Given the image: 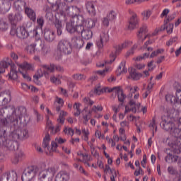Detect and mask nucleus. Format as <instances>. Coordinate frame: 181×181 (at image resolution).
<instances>
[{
    "instance_id": "1",
    "label": "nucleus",
    "mask_w": 181,
    "mask_h": 181,
    "mask_svg": "<svg viewBox=\"0 0 181 181\" xmlns=\"http://www.w3.org/2000/svg\"><path fill=\"white\" fill-rule=\"evenodd\" d=\"M18 30L20 33L16 32V24H13L11 25L10 33L11 36H17L21 39H26L29 36H38L39 33H37V28H35L29 32L26 28L23 27H18Z\"/></svg>"
},
{
    "instance_id": "2",
    "label": "nucleus",
    "mask_w": 181,
    "mask_h": 181,
    "mask_svg": "<svg viewBox=\"0 0 181 181\" xmlns=\"http://www.w3.org/2000/svg\"><path fill=\"white\" fill-rule=\"evenodd\" d=\"M66 141V139H63L62 137H57L55 138L54 141H52V148H49V143L50 142V135L46 134L42 141V147L45 149V151H48L49 152H53V151H54V149L57 148L58 145H62Z\"/></svg>"
},
{
    "instance_id": "3",
    "label": "nucleus",
    "mask_w": 181,
    "mask_h": 181,
    "mask_svg": "<svg viewBox=\"0 0 181 181\" xmlns=\"http://www.w3.org/2000/svg\"><path fill=\"white\" fill-rule=\"evenodd\" d=\"M39 173L37 166L33 165L24 170L21 179L22 181H33L36 175Z\"/></svg>"
},
{
    "instance_id": "4",
    "label": "nucleus",
    "mask_w": 181,
    "mask_h": 181,
    "mask_svg": "<svg viewBox=\"0 0 181 181\" xmlns=\"http://www.w3.org/2000/svg\"><path fill=\"white\" fill-rule=\"evenodd\" d=\"M16 124L11 115H8L6 117L0 119V130L5 131V134H6V129L12 125L16 129Z\"/></svg>"
},
{
    "instance_id": "5",
    "label": "nucleus",
    "mask_w": 181,
    "mask_h": 181,
    "mask_svg": "<svg viewBox=\"0 0 181 181\" xmlns=\"http://www.w3.org/2000/svg\"><path fill=\"white\" fill-rule=\"evenodd\" d=\"M81 12V10L76 6H67L66 10L65 11L64 16L67 15L71 16V19H81V22H84L83 16H78V13Z\"/></svg>"
},
{
    "instance_id": "6",
    "label": "nucleus",
    "mask_w": 181,
    "mask_h": 181,
    "mask_svg": "<svg viewBox=\"0 0 181 181\" xmlns=\"http://www.w3.org/2000/svg\"><path fill=\"white\" fill-rule=\"evenodd\" d=\"M11 109L13 110V111L10 115H11L16 123L18 124V122H19V120L21 121V122H22V118L23 117V115L26 114V108L23 107L15 108L14 107H13Z\"/></svg>"
},
{
    "instance_id": "7",
    "label": "nucleus",
    "mask_w": 181,
    "mask_h": 181,
    "mask_svg": "<svg viewBox=\"0 0 181 181\" xmlns=\"http://www.w3.org/2000/svg\"><path fill=\"white\" fill-rule=\"evenodd\" d=\"M57 50L60 54H70L71 53V46L70 42L66 40H61L57 45Z\"/></svg>"
},
{
    "instance_id": "8",
    "label": "nucleus",
    "mask_w": 181,
    "mask_h": 181,
    "mask_svg": "<svg viewBox=\"0 0 181 181\" xmlns=\"http://www.w3.org/2000/svg\"><path fill=\"white\" fill-rule=\"evenodd\" d=\"M83 25H78V19H70V21L66 23V29L69 33H76L78 35V28H81Z\"/></svg>"
},
{
    "instance_id": "9",
    "label": "nucleus",
    "mask_w": 181,
    "mask_h": 181,
    "mask_svg": "<svg viewBox=\"0 0 181 181\" xmlns=\"http://www.w3.org/2000/svg\"><path fill=\"white\" fill-rule=\"evenodd\" d=\"M54 173H56V169L54 167L47 168V170L40 171L39 173V180H45V179H53L54 176Z\"/></svg>"
},
{
    "instance_id": "10",
    "label": "nucleus",
    "mask_w": 181,
    "mask_h": 181,
    "mask_svg": "<svg viewBox=\"0 0 181 181\" xmlns=\"http://www.w3.org/2000/svg\"><path fill=\"white\" fill-rule=\"evenodd\" d=\"M162 119L160 123L161 128L165 131H170L171 132L176 124L170 121V117H169L164 116L162 117Z\"/></svg>"
},
{
    "instance_id": "11",
    "label": "nucleus",
    "mask_w": 181,
    "mask_h": 181,
    "mask_svg": "<svg viewBox=\"0 0 181 181\" xmlns=\"http://www.w3.org/2000/svg\"><path fill=\"white\" fill-rule=\"evenodd\" d=\"M12 100V95L11 91L6 90L0 93V107L4 105H8Z\"/></svg>"
},
{
    "instance_id": "12",
    "label": "nucleus",
    "mask_w": 181,
    "mask_h": 181,
    "mask_svg": "<svg viewBox=\"0 0 181 181\" xmlns=\"http://www.w3.org/2000/svg\"><path fill=\"white\" fill-rule=\"evenodd\" d=\"M78 35H81V37L85 39V40H89V39L93 37V31L84 28V23H83L82 27L78 28Z\"/></svg>"
},
{
    "instance_id": "13",
    "label": "nucleus",
    "mask_w": 181,
    "mask_h": 181,
    "mask_svg": "<svg viewBox=\"0 0 181 181\" xmlns=\"http://www.w3.org/2000/svg\"><path fill=\"white\" fill-rule=\"evenodd\" d=\"M169 145L174 153H181V139H173Z\"/></svg>"
},
{
    "instance_id": "14",
    "label": "nucleus",
    "mask_w": 181,
    "mask_h": 181,
    "mask_svg": "<svg viewBox=\"0 0 181 181\" xmlns=\"http://www.w3.org/2000/svg\"><path fill=\"white\" fill-rule=\"evenodd\" d=\"M67 5L63 0H57L55 2V5H54V8H55V11L61 13V15H64L66 10L67 9Z\"/></svg>"
},
{
    "instance_id": "15",
    "label": "nucleus",
    "mask_w": 181,
    "mask_h": 181,
    "mask_svg": "<svg viewBox=\"0 0 181 181\" xmlns=\"http://www.w3.org/2000/svg\"><path fill=\"white\" fill-rule=\"evenodd\" d=\"M108 33L105 32H102L100 33L99 39L96 40V45L99 49H103L104 47V43H107L109 40Z\"/></svg>"
},
{
    "instance_id": "16",
    "label": "nucleus",
    "mask_w": 181,
    "mask_h": 181,
    "mask_svg": "<svg viewBox=\"0 0 181 181\" xmlns=\"http://www.w3.org/2000/svg\"><path fill=\"white\" fill-rule=\"evenodd\" d=\"M1 146L3 148H6L8 151H16V142L8 139V135L5 137V140H3Z\"/></svg>"
},
{
    "instance_id": "17",
    "label": "nucleus",
    "mask_w": 181,
    "mask_h": 181,
    "mask_svg": "<svg viewBox=\"0 0 181 181\" xmlns=\"http://www.w3.org/2000/svg\"><path fill=\"white\" fill-rule=\"evenodd\" d=\"M12 64L9 62V59H7V61L3 60L0 62V84H4L5 81L2 78V75L4 73H5V69H8L9 66H11Z\"/></svg>"
},
{
    "instance_id": "18",
    "label": "nucleus",
    "mask_w": 181,
    "mask_h": 181,
    "mask_svg": "<svg viewBox=\"0 0 181 181\" xmlns=\"http://www.w3.org/2000/svg\"><path fill=\"white\" fill-rule=\"evenodd\" d=\"M44 39L48 43H52L56 39V35L54 32L49 28H45L44 30Z\"/></svg>"
},
{
    "instance_id": "19",
    "label": "nucleus",
    "mask_w": 181,
    "mask_h": 181,
    "mask_svg": "<svg viewBox=\"0 0 181 181\" xmlns=\"http://www.w3.org/2000/svg\"><path fill=\"white\" fill-rule=\"evenodd\" d=\"M139 23V18H138L136 13H133L129 21L128 28L130 30H134V29H135L136 26H138Z\"/></svg>"
},
{
    "instance_id": "20",
    "label": "nucleus",
    "mask_w": 181,
    "mask_h": 181,
    "mask_svg": "<svg viewBox=\"0 0 181 181\" xmlns=\"http://www.w3.org/2000/svg\"><path fill=\"white\" fill-rule=\"evenodd\" d=\"M146 33H148V26H146V25H143L137 33V37L139 42H144V40L148 37Z\"/></svg>"
},
{
    "instance_id": "21",
    "label": "nucleus",
    "mask_w": 181,
    "mask_h": 181,
    "mask_svg": "<svg viewBox=\"0 0 181 181\" xmlns=\"http://www.w3.org/2000/svg\"><path fill=\"white\" fill-rule=\"evenodd\" d=\"M173 139H181V124H175L170 132Z\"/></svg>"
},
{
    "instance_id": "22",
    "label": "nucleus",
    "mask_w": 181,
    "mask_h": 181,
    "mask_svg": "<svg viewBox=\"0 0 181 181\" xmlns=\"http://www.w3.org/2000/svg\"><path fill=\"white\" fill-rule=\"evenodd\" d=\"M11 9V3L8 0H0V12L6 13Z\"/></svg>"
},
{
    "instance_id": "23",
    "label": "nucleus",
    "mask_w": 181,
    "mask_h": 181,
    "mask_svg": "<svg viewBox=\"0 0 181 181\" xmlns=\"http://www.w3.org/2000/svg\"><path fill=\"white\" fill-rule=\"evenodd\" d=\"M85 6L89 15H90V16H95V4L93 1H87Z\"/></svg>"
},
{
    "instance_id": "24",
    "label": "nucleus",
    "mask_w": 181,
    "mask_h": 181,
    "mask_svg": "<svg viewBox=\"0 0 181 181\" xmlns=\"http://www.w3.org/2000/svg\"><path fill=\"white\" fill-rule=\"evenodd\" d=\"M112 93H115V94H117L118 100L120 103H124V100H125V95L124 94V91L119 87H114L112 88Z\"/></svg>"
},
{
    "instance_id": "25",
    "label": "nucleus",
    "mask_w": 181,
    "mask_h": 181,
    "mask_svg": "<svg viewBox=\"0 0 181 181\" xmlns=\"http://www.w3.org/2000/svg\"><path fill=\"white\" fill-rule=\"evenodd\" d=\"M71 45L76 49H81L84 46V41L80 37H74L71 39Z\"/></svg>"
},
{
    "instance_id": "26",
    "label": "nucleus",
    "mask_w": 181,
    "mask_h": 181,
    "mask_svg": "<svg viewBox=\"0 0 181 181\" xmlns=\"http://www.w3.org/2000/svg\"><path fill=\"white\" fill-rule=\"evenodd\" d=\"M70 180V174L66 171L59 173L55 177V181H69Z\"/></svg>"
},
{
    "instance_id": "27",
    "label": "nucleus",
    "mask_w": 181,
    "mask_h": 181,
    "mask_svg": "<svg viewBox=\"0 0 181 181\" xmlns=\"http://www.w3.org/2000/svg\"><path fill=\"white\" fill-rule=\"evenodd\" d=\"M173 24H168L165 28V26H161L160 28H156L155 32L153 33V35L155 36V35H158V33H159V32H162V30H165L167 31V33H168V35H170V33H173Z\"/></svg>"
},
{
    "instance_id": "28",
    "label": "nucleus",
    "mask_w": 181,
    "mask_h": 181,
    "mask_svg": "<svg viewBox=\"0 0 181 181\" xmlns=\"http://www.w3.org/2000/svg\"><path fill=\"white\" fill-rule=\"evenodd\" d=\"M78 156H79V159L78 161L79 162H83L85 165H86V166H88V168H90V160H91V158L90 156H88V154L86 153H78Z\"/></svg>"
},
{
    "instance_id": "29",
    "label": "nucleus",
    "mask_w": 181,
    "mask_h": 181,
    "mask_svg": "<svg viewBox=\"0 0 181 181\" xmlns=\"http://www.w3.org/2000/svg\"><path fill=\"white\" fill-rule=\"evenodd\" d=\"M42 67L45 70V71H44V76H45V77H46V78H49V77L50 76L49 73H54V71H55V64H51L50 65H42ZM47 71H49V72H47Z\"/></svg>"
},
{
    "instance_id": "30",
    "label": "nucleus",
    "mask_w": 181,
    "mask_h": 181,
    "mask_svg": "<svg viewBox=\"0 0 181 181\" xmlns=\"http://www.w3.org/2000/svg\"><path fill=\"white\" fill-rule=\"evenodd\" d=\"M38 45L41 47V53L43 56H46V54H49V53L52 52L50 45L44 44L42 41H40Z\"/></svg>"
},
{
    "instance_id": "31",
    "label": "nucleus",
    "mask_w": 181,
    "mask_h": 181,
    "mask_svg": "<svg viewBox=\"0 0 181 181\" xmlns=\"http://www.w3.org/2000/svg\"><path fill=\"white\" fill-rule=\"evenodd\" d=\"M8 78L10 80H18V71H16V65L15 64H11V70L8 74Z\"/></svg>"
},
{
    "instance_id": "32",
    "label": "nucleus",
    "mask_w": 181,
    "mask_h": 181,
    "mask_svg": "<svg viewBox=\"0 0 181 181\" xmlns=\"http://www.w3.org/2000/svg\"><path fill=\"white\" fill-rule=\"evenodd\" d=\"M96 95H101L103 93H112V88H101L100 86H96L93 91Z\"/></svg>"
},
{
    "instance_id": "33",
    "label": "nucleus",
    "mask_w": 181,
    "mask_h": 181,
    "mask_svg": "<svg viewBox=\"0 0 181 181\" xmlns=\"http://www.w3.org/2000/svg\"><path fill=\"white\" fill-rule=\"evenodd\" d=\"M25 13L27 14V16L29 17L30 21L33 22H36V12L30 7H25Z\"/></svg>"
},
{
    "instance_id": "34",
    "label": "nucleus",
    "mask_w": 181,
    "mask_h": 181,
    "mask_svg": "<svg viewBox=\"0 0 181 181\" xmlns=\"http://www.w3.org/2000/svg\"><path fill=\"white\" fill-rule=\"evenodd\" d=\"M129 105L130 107H132L133 105H134V107H131L130 110L128 109L127 107H125L124 115L125 114H127V112H129V111H132V112H134V113L136 112V110L139 109V107H141V103H139L136 105V103L134 100H131L129 101Z\"/></svg>"
},
{
    "instance_id": "35",
    "label": "nucleus",
    "mask_w": 181,
    "mask_h": 181,
    "mask_svg": "<svg viewBox=\"0 0 181 181\" xmlns=\"http://www.w3.org/2000/svg\"><path fill=\"white\" fill-rule=\"evenodd\" d=\"M54 26L57 29V36H62L63 33V25L62 24V21L56 19L54 22Z\"/></svg>"
},
{
    "instance_id": "36",
    "label": "nucleus",
    "mask_w": 181,
    "mask_h": 181,
    "mask_svg": "<svg viewBox=\"0 0 181 181\" xmlns=\"http://www.w3.org/2000/svg\"><path fill=\"white\" fill-rule=\"evenodd\" d=\"M37 46H39V42H34L28 45L26 47L28 53H30V54H35L36 50H38Z\"/></svg>"
},
{
    "instance_id": "37",
    "label": "nucleus",
    "mask_w": 181,
    "mask_h": 181,
    "mask_svg": "<svg viewBox=\"0 0 181 181\" xmlns=\"http://www.w3.org/2000/svg\"><path fill=\"white\" fill-rule=\"evenodd\" d=\"M129 78H132V80H139L142 77V74L136 73L135 69H132L129 71Z\"/></svg>"
},
{
    "instance_id": "38",
    "label": "nucleus",
    "mask_w": 181,
    "mask_h": 181,
    "mask_svg": "<svg viewBox=\"0 0 181 181\" xmlns=\"http://www.w3.org/2000/svg\"><path fill=\"white\" fill-rule=\"evenodd\" d=\"M16 64L18 66L19 69H21L22 70H33V65L26 62H23V64L16 62Z\"/></svg>"
},
{
    "instance_id": "39",
    "label": "nucleus",
    "mask_w": 181,
    "mask_h": 181,
    "mask_svg": "<svg viewBox=\"0 0 181 181\" xmlns=\"http://www.w3.org/2000/svg\"><path fill=\"white\" fill-rule=\"evenodd\" d=\"M20 139H28L29 138V132L26 129H18Z\"/></svg>"
},
{
    "instance_id": "40",
    "label": "nucleus",
    "mask_w": 181,
    "mask_h": 181,
    "mask_svg": "<svg viewBox=\"0 0 181 181\" xmlns=\"http://www.w3.org/2000/svg\"><path fill=\"white\" fill-rule=\"evenodd\" d=\"M9 29V24L4 19H0V32H6Z\"/></svg>"
},
{
    "instance_id": "41",
    "label": "nucleus",
    "mask_w": 181,
    "mask_h": 181,
    "mask_svg": "<svg viewBox=\"0 0 181 181\" xmlns=\"http://www.w3.org/2000/svg\"><path fill=\"white\" fill-rule=\"evenodd\" d=\"M126 88L129 92V97L130 98H132L134 95L133 94H135L136 91H138L139 90V88H138L137 86H134V88H132V86H127Z\"/></svg>"
},
{
    "instance_id": "42",
    "label": "nucleus",
    "mask_w": 181,
    "mask_h": 181,
    "mask_svg": "<svg viewBox=\"0 0 181 181\" xmlns=\"http://www.w3.org/2000/svg\"><path fill=\"white\" fill-rule=\"evenodd\" d=\"M95 27V21L93 20V19H88L86 22H85V27L86 29H93V28Z\"/></svg>"
},
{
    "instance_id": "43",
    "label": "nucleus",
    "mask_w": 181,
    "mask_h": 181,
    "mask_svg": "<svg viewBox=\"0 0 181 181\" xmlns=\"http://www.w3.org/2000/svg\"><path fill=\"white\" fill-rule=\"evenodd\" d=\"M45 19L49 21V22H53V20L54 19L53 13H52V10L49 8H47L46 9Z\"/></svg>"
},
{
    "instance_id": "44",
    "label": "nucleus",
    "mask_w": 181,
    "mask_h": 181,
    "mask_svg": "<svg viewBox=\"0 0 181 181\" xmlns=\"http://www.w3.org/2000/svg\"><path fill=\"white\" fill-rule=\"evenodd\" d=\"M67 112L64 110H61L59 112V118L57 119L59 124H64V117H66Z\"/></svg>"
},
{
    "instance_id": "45",
    "label": "nucleus",
    "mask_w": 181,
    "mask_h": 181,
    "mask_svg": "<svg viewBox=\"0 0 181 181\" xmlns=\"http://www.w3.org/2000/svg\"><path fill=\"white\" fill-rule=\"evenodd\" d=\"M10 138H12L13 141H18V139H21V136L19 134V129L13 131L10 134Z\"/></svg>"
},
{
    "instance_id": "46",
    "label": "nucleus",
    "mask_w": 181,
    "mask_h": 181,
    "mask_svg": "<svg viewBox=\"0 0 181 181\" xmlns=\"http://www.w3.org/2000/svg\"><path fill=\"white\" fill-rule=\"evenodd\" d=\"M165 100L168 103H170L171 104H176V103H177V99L173 95H166Z\"/></svg>"
},
{
    "instance_id": "47",
    "label": "nucleus",
    "mask_w": 181,
    "mask_h": 181,
    "mask_svg": "<svg viewBox=\"0 0 181 181\" xmlns=\"http://www.w3.org/2000/svg\"><path fill=\"white\" fill-rule=\"evenodd\" d=\"M80 107H81V104L78 103H75L74 105V110L76 111L74 113L75 117H78L81 114V110H80Z\"/></svg>"
},
{
    "instance_id": "48",
    "label": "nucleus",
    "mask_w": 181,
    "mask_h": 181,
    "mask_svg": "<svg viewBox=\"0 0 181 181\" xmlns=\"http://www.w3.org/2000/svg\"><path fill=\"white\" fill-rule=\"evenodd\" d=\"M103 111V106L98 105V106H93L91 108V110L88 111V114H91V112H95V114H97V112Z\"/></svg>"
},
{
    "instance_id": "49",
    "label": "nucleus",
    "mask_w": 181,
    "mask_h": 181,
    "mask_svg": "<svg viewBox=\"0 0 181 181\" xmlns=\"http://www.w3.org/2000/svg\"><path fill=\"white\" fill-rule=\"evenodd\" d=\"M110 22L117 19V13L114 11H111L106 16Z\"/></svg>"
},
{
    "instance_id": "50",
    "label": "nucleus",
    "mask_w": 181,
    "mask_h": 181,
    "mask_svg": "<svg viewBox=\"0 0 181 181\" xmlns=\"http://www.w3.org/2000/svg\"><path fill=\"white\" fill-rule=\"evenodd\" d=\"M117 70L120 74H122V73H127V71H128V69L125 68V64L122 62L118 66Z\"/></svg>"
},
{
    "instance_id": "51",
    "label": "nucleus",
    "mask_w": 181,
    "mask_h": 181,
    "mask_svg": "<svg viewBox=\"0 0 181 181\" xmlns=\"http://www.w3.org/2000/svg\"><path fill=\"white\" fill-rule=\"evenodd\" d=\"M73 78L78 81H83V80H86V76L81 74H76L72 76Z\"/></svg>"
},
{
    "instance_id": "52",
    "label": "nucleus",
    "mask_w": 181,
    "mask_h": 181,
    "mask_svg": "<svg viewBox=\"0 0 181 181\" xmlns=\"http://www.w3.org/2000/svg\"><path fill=\"white\" fill-rule=\"evenodd\" d=\"M15 155L20 160V161L22 160V159H23V158L25 156V153L22 150H18L16 151Z\"/></svg>"
},
{
    "instance_id": "53",
    "label": "nucleus",
    "mask_w": 181,
    "mask_h": 181,
    "mask_svg": "<svg viewBox=\"0 0 181 181\" xmlns=\"http://www.w3.org/2000/svg\"><path fill=\"white\" fill-rule=\"evenodd\" d=\"M82 101L83 104H86V105H93L94 104V101L91 100V99H90L88 97L83 98Z\"/></svg>"
},
{
    "instance_id": "54",
    "label": "nucleus",
    "mask_w": 181,
    "mask_h": 181,
    "mask_svg": "<svg viewBox=\"0 0 181 181\" xmlns=\"http://www.w3.org/2000/svg\"><path fill=\"white\" fill-rule=\"evenodd\" d=\"M37 23L38 26H40V29H42V28H43V25H45V19L43 18V16L37 17Z\"/></svg>"
},
{
    "instance_id": "55",
    "label": "nucleus",
    "mask_w": 181,
    "mask_h": 181,
    "mask_svg": "<svg viewBox=\"0 0 181 181\" xmlns=\"http://www.w3.org/2000/svg\"><path fill=\"white\" fill-rule=\"evenodd\" d=\"M50 81L51 83H53L54 84H57V85L62 83V81H60V79L54 75L51 76Z\"/></svg>"
},
{
    "instance_id": "56",
    "label": "nucleus",
    "mask_w": 181,
    "mask_h": 181,
    "mask_svg": "<svg viewBox=\"0 0 181 181\" xmlns=\"http://www.w3.org/2000/svg\"><path fill=\"white\" fill-rule=\"evenodd\" d=\"M90 151L93 156L97 158H100V154L98 153V151L95 150V148H94V146L93 145H90Z\"/></svg>"
},
{
    "instance_id": "57",
    "label": "nucleus",
    "mask_w": 181,
    "mask_h": 181,
    "mask_svg": "<svg viewBox=\"0 0 181 181\" xmlns=\"http://www.w3.org/2000/svg\"><path fill=\"white\" fill-rule=\"evenodd\" d=\"M142 15L144 16V19L148 21V19H149V18L151 17V15H152V11L151 10L145 11L142 13Z\"/></svg>"
},
{
    "instance_id": "58",
    "label": "nucleus",
    "mask_w": 181,
    "mask_h": 181,
    "mask_svg": "<svg viewBox=\"0 0 181 181\" xmlns=\"http://www.w3.org/2000/svg\"><path fill=\"white\" fill-rule=\"evenodd\" d=\"M6 136V133H5V130H0V146H2V142L5 141Z\"/></svg>"
},
{
    "instance_id": "59",
    "label": "nucleus",
    "mask_w": 181,
    "mask_h": 181,
    "mask_svg": "<svg viewBox=\"0 0 181 181\" xmlns=\"http://www.w3.org/2000/svg\"><path fill=\"white\" fill-rule=\"evenodd\" d=\"M64 132L67 135H71V136H73L74 135V129L70 127L69 128L65 127L64 129Z\"/></svg>"
},
{
    "instance_id": "60",
    "label": "nucleus",
    "mask_w": 181,
    "mask_h": 181,
    "mask_svg": "<svg viewBox=\"0 0 181 181\" xmlns=\"http://www.w3.org/2000/svg\"><path fill=\"white\" fill-rule=\"evenodd\" d=\"M138 46L136 45H134L130 50H129L126 54V57H129V56H132L134 53H135V49H136Z\"/></svg>"
},
{
    "instance_id": "61",
    "label": "nucleus",
    "mask_w": 181,
    "mask_h": 181,
    "mask_svg": "<svg viewBox=\"0 0 181 181\" xmlns=\"http://www.w3.org/2000/svg\"><path fill=\"white\" fill-rule=\"evenodd\" d=\"M18 180V177L16 173H12L11 174L8 173V181H16Z\"/></svg>"
},
{
    "instance_id": "62",
    "label": "nucleus",
    "mask_w": 181,
    "mask_h": 181,
    "mask_svg": "<svg viewBox=\"0 0 181 181\" xmlns=\"http://www.w3.org/2000/svg\"><path fill=\"white\" fill-rule=\"evenodd\" d=\"M148 57H149V54H148V53H144V54H143L139 55V57H137L136 58V62H141V60H144V59H146V58H148Z\"/></svg>"
},
{
    "instance_id": "63",
    "label": "nucleus",
    "mask_w": 181,
    "mask_h": 181,
    "mask_svg": "<svg viewBox=\"0 0 181 181\" xmlns=\"http://www.w3.org/2000/svg\"><path fill=\"white\" fill-rule=\"evenodd\" d=\"M8 179H9V173H4V174L0 177V181H8Z\"/></svg>"
},
{
    "instance_id": "64",
    "label": "nucleus",
    "mask_w": 181,
    "mask_h": 181,
    "mask_svg": "<svg viewBox=\"0 0 181 181\" xmlns=\"http://www.w3.org/2000/svg\"><path fill=\"white\" fill-rule=\"evenodd\" d=\"M55 71H58V73H64V68L59 64H55Z\"/></svg>"
}]
</instances>
